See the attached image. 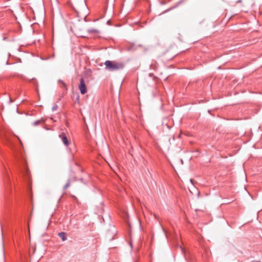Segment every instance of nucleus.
Instances as JSON below:
<instances>
[{
  "label": "nucleus",
  "instance_id": "nucleus-2",
  "mask_svg": "<svg viewBox=\"0 0 262 262\" xmlns=\"http://www.w3.org/2000/svg\"><path fill=\"white\" fill-rule=\"evenodd\" d=\"M59 138L60 139L64 146L67 147H68L71 143V139L64 132H62L59 135Z\"/></svg>",
  "mask_w": 262,
  "mask_h": 262
},
{
  "label": "nucleus",
  "instance_id": "nucleus-1",
  "mask_svg": "<svg viewBox=\"0 0 262 262\" xmlns=\"http://www.w3.org/2000/svg\"><path fill=\"white\" fill-rule=\"evenodd\" d=\"M105 69L110 71H115L123 69L125 64L123 62L106 60L104 62Z\"/></svg>",
  "mask_w": 262,
  "mask_h": 262
},
{
  "label": "nucleus",
  "instance_id": "nucleus-3",
  "mask_svg": "<svg viewBox=\"0 0 262 262\" xmlns=\"http://www.w3.org/2000/svg\"><path fill=\"white\" fill-rule=\"evenodd\" d=\"M78 88L81 94L84 95L85 93H86L87 89L84 80L83 78H81L80 80V83L78 85Z\"/></svg>",
  "mask_w": 262,
  "mask_h": 262
},
{
  "label": "nucleus",
  "instance_id": "nucleus-9",
  "mask_svg": "<svg viewBox=\"0 0 262 262\" xmlns=\"http://www.w3.org/2000/svg\"><path fill=\"white\" fill-rule=\"evenodd\" d=\"M32 82H33L34 84H36V80L32 79Z\"/></svg>",
  "mask_w": 262,
  "mask_h": 262
},
{
  "label": "nucleus",
  "instance_id": "nucleus-7",
  "mask_svg": "<svg viewBox=\"0 0 262 262\" xmlns=\"http://www.w3.org/2000/svg\"><path fill=\"white\" fill-rule=\"evenodd\" d=\"M70 186V180H69L66 184L64 186L63 189L66 190Z\"/></svg>",
  "mask_w": 262,
  "mask_h": 262
},
{
  "label": "nucleus",
  "instance_id": "nucleus-4",
  "mask_svg": "<svg viewBox=\"0 0 262 262\" xmlns=\"http://www.w3.org/2000/svg\"><path fill=\"white\" fill-rule=\"evenodd\" d=\"M88 32L90 34H93V35H94L95 36L98 35L100 33V31L98 30H97L96 29H89V30H88Z\"/></svg>",
  "mask_w": 262,
  "mask_h": 262
},
{
  "label": "nucleus",
  "instance_id": "nucleus-6",
  "mask_svg": "<svg viewBox=\"0 0 262 262\" xmlns=\"http://www.w3.org/2000/svg\"><path fill=\"white\" fill-rule=\"evenodd\" d=\"M45 122V120H43L42 118L39 120H37L35 121H34L33 123V125L34 126H37L39 124H40L41 123H44Z\"/></svg>",
  "mask_w": 262,
  "mask_h": 262
},
{
  "label": "nucleus",
  "instance_id": "nucleus-10",
  "mask_svg": "<svg viewBox=\"0 0 262 262\" xmlns=\"http://www.w3.org/2000/svg\"><path fill=\"white\" fill-rule=\"evenodd\" d=\"M149 76H154V75L152 73H149Z\"/></svg>",
  "mask_w": 262,
  "mask_h": 262
},
{
  "label": "nucleus",
  "instance_id": "nucleus-5",
  "mask_svg": "<svg viewBox=\"0 0 262 262\" xmlns=\"http://www.w3.org/2000/svg\"><path fill=\"white\" fill-rule=\"evenodd\" d=\"M58 236L62 239V241H65L67 239L65 232H61L59 233Z\"/></svg>",
  "mask_w": 262,
  "mask_h": 262
},
{
  "label": "nucleus",
  "instance_id": "nucleus-8",
  "mask_svg": "<svg viewBox=\"0 0 262 262\" xmlns=\"http://www.w3.org/2000/svg\"><path fill=\"white\" fill-rule=\"evenodd\" d=\"M58 108V105L56 104H55L52 107V111H55L57 110Z\"/></svg>",
  "mask_w": 262,
  "mask_h": 262
}]
</instances>
